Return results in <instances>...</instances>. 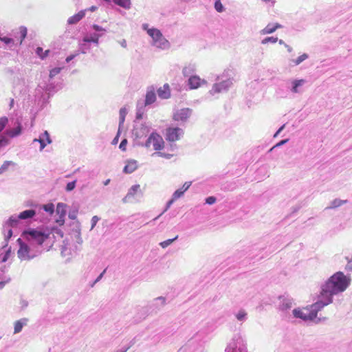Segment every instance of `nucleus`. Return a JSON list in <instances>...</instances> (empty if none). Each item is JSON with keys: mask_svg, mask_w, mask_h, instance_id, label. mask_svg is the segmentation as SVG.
<instances>
[{"mask_svg": "<svg viewBox=\"0 0 352 352\" xmlns=\"http://www.w3.org/2000/svg\"><path fill=\"white\" fill-rule=\"evenodd\" d=\"M344 202H345V201H342V200L336 199L331 202V206H330V208H333L339 207L341 205H342V204Z\"/></svg>", "mask_w": 352, "mask_h": 352, "instance_id": "51", "label": "nucleus"}, {"mask_svg": "<svg viewBox=\"0 0 352 352\" xmlns=\"http://www.w3.org/2000/svg\"><path fill=\"white\" fill-rule=\"evenodd\" d=\"M126 144H127V140H126V139H123V140L121 141L120 144L119 148H120L122 151H124L126 150Z\"/></svg>", "mask_w": 352, "mask_h": 352, "instance_id": "58", "label": "nucleus"}, {"mask_svg": "<svg viewBox=\"0 0 352 352\" xmlns=\"http://www.w3.org/2000/svg\"><path fill=\"white\" fill-rule=\"evenodd\" d=\"M87 10H80L77 14L70 16L68 20L67 23L69 25H74L76 24L78 22H79L82 18L85 16V12Z\"/></svg>", "mask_w": 352, "mask_h": 352, "instance_id": "24", "label": "nucleus"}, {"mask_svg": "<svg viewBox=\"0 0 352 352\" xmlns=\"http://www.w3.org/2000/svg\"><path fill=\"white\" fill-rule=\"evenodd\" d=\"M307 82L305 79H294L291 81L289 89L293 94H302L303 92L302 86Z\"/></svg>", "mask_w": 352, "mask_h": 352, "instance_id": "13", "label": "nucleus"}, {"mask_svg": "<svg viewBox=\"0 0 352 352\" xmlns=\"http://www.w3.org/2000/svg\"><path fill=\"white\" fill-rule=\"evenodd\" d=\"M11 164H13L12 161H5L0 167V174L5 173Z\"/></svg>", "mask_w": 352, "mask_h": 352, "instance_id": "45", "label": "nucleus"}, {"mask_svg": "<svg viewBox=\"0 0 352 352\" xmlns=\"http://www.w3.org/2000/svg\"><path fill=\"white\" fill-rule=\"evenodd\" d=\"M156 100V95L155 93V90L153 87L150 88L147 90L145 100L144 102L143 105L147 106L155 102Z\"/></svg>", "mask_w": 352, "mask_h": 352, "instance_id": "23", "label": "nucleus"}, {"mask_svg": "<svg viewBox=\"0 0 352 352\" xmlns=\"http://www.w3.org/2000/svg\"><path fill=\"white\" fill-rule=\"evenodd\" d=\"M205 201H206V204H207L208 205H212L216 202L217 199L214 196H210V197H208Z\"/></svg>", "mask_w": 352, "mask_h": 352, "instance_id": "53", "label": "nucleus"}, {"mask_svg": "<svg viewBox=\"0 0 352 352\" xmlns=\"http://www.w3.org/2000/svg\"><path fill=\"white\" fill-rule=\"evenodd\" d=\"M236 318L240 322H244L248 318V314L244 309H241L235 314Z\"/></svg>", "mask_w": 352, "mask_h": 352, "instance_id": "38", "label": "nucleus"}, {"mask_svg": "<svg viewBox=\"0 0 352 352\" xmlns=\"http://www.w3.org/2000/svg\"><path fill=\"white\" fill-rule=\"evenodd\" d=\"M91 28L94 30H95V32H96L95 33H100V34L103 33V35L107 32L106 29H104V28H102L101 26L96 25V24H94L92 25Z\"/></svg>", "mask_w": 352, "mask_h": 352, "instance_id": "48", "label": "nucleus"}, {"mask_svg": "<svg viewBox=\"0 0 352 352\" xmlns=\"http://www.w3.org/2000/svg\"><path fill=\"white\" fill-rule=\"evenodd\" d=\"M278 41L277 37L268 36L262 40V44H267L268 43H275Z\"/></svg>", "mask_w": 352, "mask_h": 352, "instance_id": "46", "label": "nucleus"}, {"mask_svg": "<svg viewBox=\"0 0 352 352\" xmlns=\"http://www.w3.org/2000/svg\"><path fill=\"white\" fill-rule=\"evenodd\" d=\"M43 210L46 212L49 216H52L54 212V205L52 203L41 205Z\"/></svg>", "mask_w": 352, "mask_h": 352, "instance_id": "35", "label": "nucleus"}, {"mask_svg": "<svg viewBox=\"0 0 352 352\" xmlns=\"http://www.w3.org/2000/svg\"><path fill=\"white\" fill-rule=\"evenodd\" d=\"M178 239V236H176L175 237H174L173 239H167L166 241H164L161 243H160V245L162 248H167L168 246H169L170 245H171L175 241H176L177 239Z\"/></svg>", "mask_w": 352, "mask_h": 352, "instance_id": "43", "label": "nucleus"}, {"mask_svg": "<svg viewBox=\"0 0 352 352\" xmlns=\"http://www.w3.org/2000/svg\"><path fill=\"white\" fill-rule=\"evenodd\" d=\"M118 43H120V45L124 47V48H126L127 47V43H126V41L125 39H122L120 41H118Z\"/></svg>", "mask_w": 352, "mask_h": 352, "instance_id": "64", "label": "nucleus"}, {"mask_svg": "<svg viewBox=\"0 0 352 352\" xmlns=\"http://www.w3.org/2000/svg\"><path fill=\"white\" fill-rule=\"evenodd\" d=\"M65 204L63 203H58L56 206V212L59 214V217L56 220V222L59 225L62 226L65 222V217L66 215Z\"/></svg>", "mask_w": 352, "mask_h": 352, "instance_id": "18", "label": "nucleus"}, {"mask_svg": "<svg viewBox=\"0 0 352 352\" xmlns=\"http://www.w3.org/2000/svg\"><path fill=\"white\" fill-rule=\"evenodd\" d=\"M225 352H248L247 344L240 334H236L226 346Z\"/></svg>", "mask_w": 352, "mask_h": 352, "instance_id": "6", "label": "nucleus"}, {"mask_svg": "<svg viewBox=\"0 0 352 352\" xmlns=\"http://www.w3.org/2000/svg\"><path fill=\"white\" fill-rule=\"evenodd\" d=\"M28 319L21 318L14 322V333H19L21 331L23 327L27 324Z\"/></svg>", "mask_w": 352, "mask_h": 352, "instance_id": "30", "label": "nucleus"}, {"mask_svg": "<svg viewBox=\"0 0 352 352\" xmlns=\"http://www.w3.org/2000/svg\"><path fill=\"white\" fill-rule=\"evenodd\" d=\"M6 244L0 248V270L4 271L5 265L3 263L6 262L11 254V247H8V241H6Z\"/></svg>", "mask_w": 352, "mask_h": 352, "instance_id": "11", "label": "nucleus"}, {"mask_svg": "<svg viewBox=\"0 0 352 352\" xmlns=\"http://www.w3.org/2000/svg\"><path fill=\"white\" fill-rule=\"evenodd\" d=\"M90 49V45L87 42H82L79 44L78 52L82 54H86L87 52Z\"/></svg>", "mask_w": 352, "mask_h": 352, "instance_id": "39", "label": "nucleus"}, {"mask_svg": "<svg viewBox=\"0 0 352 352\" xmlns=\"http://www.w3.org/2000/svg\"><path fill=\"white\" fill-rule=\"evenodd\" d=\"M8 120L6 117H2L0 118V132L5 128ZM9 144V139L6 135H3L0 136V148Z\"/></svg>", "mask_w": 352, "mask_h": 352, "instance_id": "20", "label": "nucleus"}, {"mask_svg": "<svg viewBox=\"0 0 352 352\" xmlns=\"http://www.w3.org/2000/svg\"><path fill=\"white\" fill-rule=\"evenodd\" d=\"M142 29L146 31L147 34L151 37L152 45L163 50L169 49L170 44L160 30L154 28H149L147 23L142 24Z\"/></svg>", "mask_w": 352, "mask_h": 352, "instance_id": "4", "label": "nucleus"}, {"mask_svg": "<svg viewBox=\"0 0 352 352\" xmlns=\"http://www.w3.org/2000/svg\"><path fill=\"white\" fill-rule=\"evenodd\" d=\"M140 191V186L135 184L132 186L128 190L126 196L122 199L124 203L133 202L135 200V195Z\"/></svg>", "mask_w": 352, "mask_h": 352, "instance_id": "16", "label": "nucleus"}, {"mask_svg": "<svg viewBox=\"0 0 352 352\" xmlns=\"http://www.w3.org/2000/svg\"><path fill=\"white\" fill-rule=\"evenodd\" d=\"M19 244V249L17 252L18 257L21 261H30L38 256L42 250H39L34 247L33 245H28L22 241L19 238L17 239Z\"/></svg>", "mask_w": 352, "mask_h": 352, "instance_id": "5", "label": "nucleus"}, {"mask_svg": "<svg viewBox=\"0 0 352 352\" xmlns=\"http://www.w3.org/2000/svg\"><path fill=\"white\" fill-rule=\"evenodd\" d=\"M79 54V52H77L76 54H71L69 56H68L66 59H65V61L66 63H69L71 60H72L75 57H76Z\"/></svg>", "mask_w": 352, "mask_h": 352, "instance_id": "59", "label": "nucleus"}, {"mask_svg": "<svg viewBox=\"0 0 352 352\" xmlns=\"http://www.w3.org/2000/svg\"><path fill=\"white\" fill-rule=\"evenodd\" d=\"M21 131H22V126L21 124H18L16 127L7 130L5 135L6 137L8 135L10 138H15V137L19 135L21 133Z\"/></svg>", "mask_w": 352, "mask_h": 352, "instance_id": "29", "label": "nucleus"}, {"mask_svg": "<svg viewBox=\"0 0 352 352\" xmlns=\"http://www.w3.org/2000/svg\"><path fill=\"white\" fill-rule=\"evenodd\" d=\"M289 141V139H285V140H282L281 141H280L279 142H278L276 144H275L272 148H271L270 149V152L272 151L274 148H276V147H279L285 144H286L287 142Z\"/></svg>", "mask_w": 352, "mask_h": 352, "instance_id": "54", "label": "nucleus"}, {"mask_svg": "<svg viewBox=\"0 0 352 352\" xmlns=\"http://www.w3.org/2000/svg\"><path fill=\"white\" fill-rule=\"evenodd\" d=\"M195 72V65L193 64H188L186 65L182 70V74L186 77H190L193 76Z\"/></svg>", "mask_w": 352, "mask_h": 352, "instance_id": "31", "label": "nucleus"}, {"mask_svg": "<svg viewBox=\"0 0 352 352\" xmlns=\"http://www.w3.org/2000/svg\"><path fill=\"white\" fill-rule=\"evenodd\" d=\"M20 305H21L22 309H25L28 307V302L25 300L22 299L20 302Z\"/></svg>", "mask_w": 352, "mask_h": 352, "instance_id": "63", "label": "nucleus"}, {"mask_svg": "<svg viewBox=\"0 0 352 352\" xmlns=\"http://www.w3.org/2000/svg\"><path fill=\"white\" fill-rule=\"evenodd\" d=\"M35 217V212L32 209L25 210L18 214V218L21 220H28Z\"/></svg>", "mask_w": 352, "mask_h": 352, "instance_id": "28", "label": "nucleus"}, {"mask_svg": "<svg viewBox=\"0 0 352 352\" xmlns=\"http://www.w3.org/2000/svg\"><path fill=\"white\" fill-rule=\"evenodd\" d=\"M214 8L218 12H222L224 10V8L221 3L220 0H216L214 2Z\"/></svg>", "mask_w": 352, "mask_h": 352, "instance_id": "50", "label": "nucleus"}, {"mask_svg": "<svg viewBox=\"0 0 352 352\" xmlns=\"http://www.w3.org/2000/svg\"><path fill=\"white\" fill-rule=\"evenodd\" d=\"M50 232V234H52L54 237L62 238L63 236V232L60 228L53 227Z\"/></svg>", "mask_w": 352, "mask_h": 352, "instance_id": "41", "label": "nucleus"}, {"mask_svg": "<svg viewBox=\"0 0 352 352\" xmlns=\"http://www.w3.org/2000/svg\"><path fill=\"white\" fill-rule=\"evenodd\" d=\"M152 144V139H151V135L148 137V138L146 140L145 144L144 146L146 148L150 147L151 144Z\"/></svg>", "mask_w": 352, "mask_h": 352, "instance_id": "62", "label": "nucleus"}, {"mask_svg": "<svg viewBox=\"0 0 352 352\" xmlns=\"http://www.w3.org/2000/svg\"><path fill=\"white\" fill-rule=\"evenodd\" d=\"M1 40L3 43H5L6 44H7V45L10 44V43H14V38H8V37H6V36L1 37Z\"/></svg>", "mask_w": 352, "mask_h": 352, "instance_id": "55", "label": "nucleus"}, {"mask_svg": "<svg viewBox=\"0 0 352 352\" xmlns=\"http://www.w3.org/2000/svg\"><path fill=\"white\" fill-rule=\"evenodd\" d=\"M307 58H308V55L304 53L303 54L298 56L296 59L292 60V61L294 63L295 65H298Z\"/></svg>", "mask_w": 352, "mask_h": 352, "instance_id": "44", "label": "nucleus"}, {"mask_svg": "<svg viewBox=\"0 0 352 352\" xmlns=\"http://www.w3.org/2000/svg\"><path fill=\"white\" fill-rule=\"evenodd\" d=\"M192 182H186L184 184L182 188L186 192L191 186Z\"/></svg>", "mask_w": 352, "mask_h": 352, "instance_id": "61", "label": "nucleus"}, {"mask_svg": "<svg viewBox=\"0 0 352 352\" xmlns=\"http://www.w3.org/2000/svg\"><path fill=\"white\" fill-rule=\"evenodd\" d=\"M137 161L134 160H131L127 162V164L124 167L123 172L128 174L132 173L137 169Z\"/></svg>", "mask_w": 352, "mask_h": 352, "instance_id": "27", "label": "nucleus"}, {"mask_svg": "<svg viewBox=\"0 0 352 352\" xmlns=\"http://www.w3.org/2000/svg\"><path fill=\"white\" fill-rule=\"evenodd\" d=\"M33 142H39L40 151H43L47 144L52 143V140L50 138V133H48V131H45L43 133H41L39 135L38 138H35L33 140Z\"/></svg>", "mask_w": 352, "mask_h": 352, "instance_id": "15", "label": "nucleus"}, {"mask_svg": "<svg viewBox=\"0 0 352 352\" xmlns=\"http://www.w3.org/2000/svg\"><path fill=\"white\" fill-rule=\"evenodd\" d=\"M176 199H173V197L172 196V198L171 199H170L167 203H166V208L164 210V211L160 213L157 217H156L155 218H154L152 221H156L160 217H161L170 207V206L174 203V201H175ZM150 222L147 223V224L150 223Z\"/></svg>", "mask_w": 352, "mask_h": 352, "instance_id": "40", "label": "nucleus"}, {"mask_svg": "<svg viewBox=\"0 0 352 352\" xmlns=\"http://www.w3.org/2000/svg\"><path fill=\"white\" fill-rule=\"evenodd\" d=\"M100 220V218L98 216H94L91 218V230L94 229V228L96 226L97 223Z\"/></svg>", "mask_w": 352, "mask_h": 352, "instance_id": "56", "label": "nucleus"}, {"mask_svg": "<svg viewBox=\"0 0 352 352\" xmlns=\"http://www.w3.org/2000/svg\"><path fill=\"white\" fill-rule=\"evenodd\" d=\"M293 315L296 318L302 319L304 321H313L314 318H311L310 311L306 310V313L302 311L300 309H294L293 310Z\"/></svg>", "mask_w": 352, "mask_h": 352, "instance_id": "19", "label": "nucleus"}, {"mask_svg": "<svg viewBox=\"0 0 352 352\" xmlns=\"http://www.w3.org/2000/svg\"><path fill=\"white\" fill-rule=\"evenodd\" d=\"M232 85V81L230 78L222 80L219 82L214 84L212 89L210 91V93L213 95L217 93L227 91Z\"/></svg>", "mask_w": 352, "mask_h": 352, "instance_id": "8", "label": "nucleus"}, {"mask_svg": "<svg viewBox=\"0 0 352 352\" xmlns=\"http://www.w3.org/2000/svg\"><path fill=\"white\" fill-rule=\"evenodd\" d=\"M115 4L124 8V9H130L131 3V0H113Z\"/></svg>", "mask_w": 352, "mask_h": 352, "instance_id": "34", "label": "nucleus"}, {"mask_svg": "<svg viewBox=\"0 0 352 352\" xmlns=\"http://www.w3.org/2000/svg\"><path fill=\"white\" fill-rule=\"evenodd\" d=\"M76 180L67 183L65 190L68 192L73 190L76 187Z\"/></svg>", "mask_w": 352, "mask_h": 352, "instance_id": "52", "label": "nucleus"}, {"mask_svg": "<svg viewBox=\"0 0 352 352\" xmlns=\"http://www.w3.org/2000/svg\"><path fill=\"white\" fill-rule=\"evenodd\" d=\"M349 283L344 274L341 272H336L331 276L326 283L322 285L320 295L317 302L311 305V318L315 320L317 314L324 306L332 302L333 296L344 292Z\"/></svg>", "mask_w": 352, "mask_h": 352, "instance_id": "1", "label": "nucleus"}, {"mask_svg": "<svg viewBox=\"0 0 352 352\" xmlns=\"http://www.w3.org/2000/svg\"><path fill=\"white\" fill-rule=\"evenodd\" d=\"M185 191L181 188L176 190L173 194V199H177L183 196Z\"/></svg>", "mask_w": 352, "mask_h": 352, "instance_id": "47", "label": "nucleus"}, {"mask_svg": "<svg viewBox=\"0 0 352 352\" xmlns=\"http://www.w3.org/2000/svg\"><path fill=\"white\" fill-rule=\"evenodd\" d=\"M103 36V33H93L91 34L89 36H85L82 38V41L84 42L89 43H94L96 45H98L99 43V38Z\"/></svg>", "mask_w": 352, "mask_h": 352, "instance_id": "26", "label": "nucleus"}, {"mask_svg": "<svg viewBox=\"0 0 352 352\" xmlns=\"http://www.w3.org/2000/svg\"><path fill=\"white\" fill-rule=\"evenodd\" d=\"M50 52L49 50L43 51V49L41 47H38L36 49V55L42 60L45 59L49 55Z\"/></svg>", "mask_w": 352, "mask_h": 352, "instance_id": "36", "label": "nucleus"}, {"mask_svg": "<svg viewBox=\"0 0 352 352\" xmlns=\"http://www.w3.org/2000/svg\"><path fill=\"white\" fill-rule=\"evenodd\" d=\"M280 25L279 24H268L263 30H261V34H272L276 31V30L280 28Z\"/></svg>", "mask_w": 352, "mask_h": 352, "instance_id": "32", "label": "nucleus"}, {"mask_svg": "<svg viewBox=\"0 0 352 352\" xmlns=\"http://www.w3.org/2000/svg\"><path fill=\"white\" fill-rule=\"evenodd\" d=\"M62 69V67H59L52 69L50 72L48 82H41L36 89V92L37 94L41 93L42 91H45L48 95L47 99H46L44 96L43 97L42 105L46 104L48 102L47 100L50 98V96L60 88V86L57 87V86L55 85L54 83L52 82V80H53L54 77H55L61 72Z\"/></svg>", "mask_w": 352, "mask_h": 352, "instance_id": "3", "label": "nucleus"}, {"mask_svg": "<svg viewBox=\"0 0 352 352\" xmlns=\"http://www.w3.org/2000/svg\"><path fill=\"white\" fill-rule=\"evenodd\" d=\"M151 125L146 123H140L137 124L134 126L133 129V135L137 138H142L147 135V134L150 132Z\"/></svg>", "mask_w": 352, "mask_h": 352, "instance_id": "9", "label": "nucleus"}, {"mask_svg": "<svg viewBox=\"0 0 352 352\" xmlns=\"http://www.w3.org/2000/svg\"><path fill=\"white\" fill-rule=\"evenodd\" d=\"M158 96L162 99H167L170 96V87L168 84H164L157 90Z\"/></svg>", "mask_w": 352, "mask_h": 352, "instance_id": "25", "label": "nucleus"}, {"mask_svg": "<svg viewBox=\"0 0 352 352\" xmlns=\"http://www.w3.org/2000/svg\"><path fill=\"white\" fill-rule=\"evenodd\" d=\"M19 220L18 215H12L3 225V232H6V230L8 231V234H5L6 241H8V240L12 236L11 228L16 226Z\"/></svg>", "mask_w": 352, "mask_h": 352, "instance_id": "7", "label": "nucleus"}, {"mask_svg": "<svg viewBox=\"0 0 352 352\" xmlns=\"http://www.w3.org/2000/svg\"><path fill=\"white\" fill-rule=\"evenodd\" d=\"M30 206L34 207V208H32V210L35 212V220H39L41 222H44L45 220L48 219V217H44V211L43 210L41 205L35 204L30 205Z\"/></svg>", "mask_w": 352, "mask_h": 352, "instance_id": "21", "label": "nucleus"}, {"mask_svg": "<svg viewBox=\"0 0 352 352\" xmlns=\"http://www.w3.org/2000/svg\"><path fill=\"white\" fill-rule=\"evenodd\" d=\"M201 82L205 83L206 81L204 80H201L197 75L190 76L188 80V85L191 89L198 88L201 85Z\"/></svg>", "mask_w": 352, "mask_h": 352, "instance_id": "22", "label": "nucleus"}, {"mask_svg": "<svg viewBox=\"0 0 352 352\" xmlns=\"http://www.w3.org/2000/svg\"><path fill=\"white\" fill-rule=\"evenodd\" d=\"M105 272H106V269H105V270H104V271H103V272H102V273H101V274H100L97 277V278H96V280H94V281L91 284V287H94V285H95L96 283L99 282V281L102 279V278L103 277V276H104V274Z\"/></svg>", "mask_w": 352, "mask_h": 352, "instance_id": "57", "label": "nucleus"}, {"mask_svg": "<svg viewBox=\"0 0 352 352\" xmlns=\"http://www.w3.org/2000/svg\"><path fill=\"white\" fill-rule=\"evenodd\" d=\"M126 115V110L125 108L120 109V126L124 122L125 116Z\"/></svg>", "mask_w": 352, "mask_h": 352, "instance_id": "49", "label": "nucleus"}, {"mask_svg": "<svg viewBox=\"0 0 352 352\" xmlns=\"http://www.w3.org/2000/svg\"><path fill=\"white\" fill-rule=\"evenodd\" d=\"M151 139H152V144L154 150L160 151L164 147V142L161 135L155 132H153L151 134Z\"/></svg>", "mask_w": 352, "mask_h": 352, "instance_id": "17", "label": "nucleus"}, {"mask_svg": "<svg viewBox=\"0 0 352 352\" xmlns=\"http://www.w3.org/2000/svg\"><path fill=\"white\" fill-rule=\"evenodd\" d=\"M23 236L28 241L30 245L42 250V245L50 237V232L47 228H29L23 231Z\"/></svg>", "mask_w": 352, "mask_h": 352, "instance_id": "2", "label": "nucleus"}, {"mask_svg": "<svg viewBox=\"0 0 352 352\" xmlns=\"http://www.w3.org/2000/svg\"><path fill=\"white\" fill-rule=\"evenodd\" d=\"M27 28L24 26H21L19 28V37L15 36L16 41L19 42V44H21L23 41L25 39V38L27 36Z\"/></svg>", "mask_w": 352, "mask_h": 352, "instance_id": "33", "label": "nucleus"}, {"mask_svg": "<svg viewBox=\"0 0 352 352\" xmlns=\"http://www.w3.org/2000/svg\"><path fill=\"white\" fill-rule=\"evenodd\" d=\"M166 303V298L160 296L154 299L153 305L156 307L157 309L162 307Z\"/></svg>", "mask_w": 352, "mask_h": 352, "instance_id": "37", "label": "nucleus"}, {"mask_svg": "<svg viewBox=\"0 0 352 352\" xmlns=\"http://www.w3.org/2000/svg\"><path fill=\"white\" fill-rule=\"evenodd\" d=\"M293 299L288 296L279 297V309L282 311H287L292 307Z\"/></svg>", "mask_w": 352, "mask_h": 352, "instance_id": "14", "label": "nucleus"}, {"mask_svg": "<svg viewBox=\"0 0 352 352\" xmlns=\"http://www.w3.org/2000/svg\"><path fill=\"white\" fill-rule=\"evenodd\" d=\"M192 109L189 108H183L177 111L173 116L176 121L186 122L191 116Z\"/></svg>", "mask_w": 352, "mask_h": 352, "instance_id": "12", "label": "nucleus"}, {"mask_svg": "<svg viewBox=\"0 0 352 352\" xmlns=\"http://www.w3.org/2000/svg\"><path fill=\"white\" fill-rule=\"evenodd\" d=\"M183 134L184 131L180 128H168L166 130V139L170 142H175L179 140Z\"/></svg>", "mask_w": 352, "mask_h": 352, "instance_id": "10", "label": "nucleus"}, {"mask_svg": "<svg viewBox=\"0 0 352 352\" xmlns=\"http://www.w3.org/2000/svg\"><path fill=\"white\" fill-rule=\"evenodd\" d=\"M276 94L277 96H280L281 98H285L286 97V95L285 94V93L280 88H278L276 90Z\"/></svg>", "mask_w": 352, "mask_h": 352, "instance_id": "60", "label": "nucleus"}, {"mask_svg": "<svg viewBox=\"0 0 352 352\" xmlns=\"http://www.w3.org/2000/svg\"><path fill=\"white\" fill-rule=\"evenodd\" d=\"M144 113L143 104L138 102L137 105L136 119L140 120L142 118Z\"/></svg>", "mask_w": 352, "mask_h": 352, "instance_id": "42", "label": "nucleus"}]
</instances>
